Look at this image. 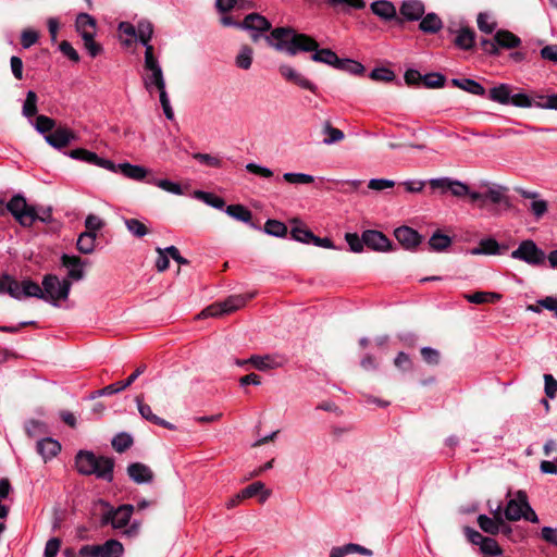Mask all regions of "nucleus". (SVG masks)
<instances>
[{"mask_svg":"<svg viewBox=\"0 0 557 557\" xmlns=\"http://www.w3.org/2000/svg\"><path fill=\"white\" fill-rule=\"evenodd\" d=\"M278 72L285 81L290 82V83L299 86L302 89H307L313 94H317V91H318L317 85L313 84L307 77H305L301 73H299L297 70H295L293 66H290L288 64H282L278 66Z\"/></svg>","mask_w":557,"mask_h":557,"instance_id":"obj_11","label":"nucleus"},{"mask_svg":"<svg viewBox=\"0 0 557 557\" xmlns=\"http://www.w3.org/2000/svg\"><path fill=\"white\" fill-rule=\"evenodd\" d=\"M134 512L133 505H121L117 508L109 507L106 512L101 515V525L110 524L115 530H122L123 534L127 537H134L138 535L140 523L134 521L129 523L132 515Z\"/></svg>","mask_w":557,"mask_h":557,"instance_id":"obj_5","label":"nucleus"},{"mask_svg":"<svg viewBox=\"0 0 557 557\" xmlns=\"http://www.w3.org/2000/svg\"><path fill=\"white\" fill-rule=\"evenodd\" d=\"M360 554L364 556H372L373 553L371 549L361 546L359 544L349 543L343 546H335L330 552V557H345L349 554Z\"/></svg>","mask_w":557,"mask_h":557,"instance_id":"obj_25","label":"nucleus"},{"mask_svg":"<svg viewBox=\"0 0 557 557\" xmlns=\"http://www.w3.org/2000/svg\"><path fill=\"white\" fill-rule=\"evenodd\" d=\"M152 34L153 26L149 21L143 20L138 22L136 26V37L141 44H147V41H150Z\"/></svg>","mask_w":557,"mask_h":557,"instance_id":"obj_43","label":"nucleus"},{"mask_svg":"<svg viewBox=\"0 0 557 557\" xmlns=\"http://www.w3.org/2000/svg\"><path fill=\"white\" fill-rule=\"evenodd\" d=\"M249 363L259 371L272 370L282 366L277 358L272 355H253L249 358Z\"/></svg>","mask_w":557,"mask_h":557,"instance_id":"obj_26","label":"nucleus"},{"mask_svg":"<svg viewBox=\"0 0 557 557\" xmlns=\"http://www.w3.org/2000/svg\"><path fill=\"white\" fill-rule=\"evenodd\" d=\"M255 294L249 295H233L227 297L224 301L215 302L202 310L201 315L207 317H221L230 314L243 308L248 300L253 298Z\"/></svg>","mask_w":557,"mask_h":557,"instance_id":"obj_8","label":"nucleus"},{"mask_svg":"<svg viewBox=\"0 0 557 557\" xmlns=\"http://www.w3.org/2000/svg\"><path fill=\"white\" fill-rule=\"evenodd\" d=\"M124 546L117 540L110 539L100 545V557H122Z\"/></svg>","mask_w":557,"mask_h":557,"instance_id":"obj_37","label":"nucleus"},{"mask_svg":"<svg viewBox=\"0 0 557 557\" xmlns=\"http://www.w3.org/2000/svg\"><path fill=\"white\" fill-rule=\"evenodd\" d=\"M451 84L471 95L483 97L485 96V88L474 79L471 78H454Z\"/></svg>","mask_w":557,"mask_h":557,"instance_id":"obj_28","label":"nucleus"},{"mask_svg":"<svg viewBox=\"0 0 557 557\" xmlns=\"http://www.w3.org/2000/svg\"><path fill=\"white\" fill-rule=\"evenodd\" d=\"M529 505L525 492L519 491L516 498L510 499L505 508V517L509 521H518L523 517L524 510Z\"/></svg>","mask_w":557,"mask_h":557,"instance_id":"obj_12","label":"nucleus"},{"mask_svg":"<svg viewBox=\"0 0 557 557\" xmlns=\"http://www.w3.org/2000/svg\"><path fill=\"white\" fill-rule=\"evenodd\" d=\"M61 547V540L58 537H51L48 540L45 546L44 556L45 557H55Z\"/></svg>","mask_w":557,"mask_h":557,"instance_id":"obj_64","label":"nucleus"},{"mask_svg":"<svg viewBox=\"0 0 557 557\" xmlns=\"http://www.w3.org/2000/svg\"><path fill=\"white\" fill-rule=\"evenodd\" d=\"M335 69L354 75H362L364 72V66L360 62L350 59H339Z\"/></svg>","mask_w":557,"mask_h":557,"instance_id":"obj_42","label":"nucleus"},{"mask_svg":"<svg viewBox=\"0 0 557 557\" xmlns=\"http://www.w3.org/2000/svg\"><path fill=\"white\" fill-rule=\"evenodd\" d=\"M7 209L22 226H32L36 220L46 222V218H39L35 208L28 206L26 199L21 195L14 196L8 202Z\"/></svg>","mask_w":557,"mask_h":557,"instance_id":"obj_7","label":"nucleus"},{"mask_svg":"<svg viewBox=\"0 0 557 557\" xmlns=\"http://www.w3.org/2000/svg\"><path fill=\"white\" fill-rule=\"evenodd\" d=\"M225 212L230 216H232L233 219H235L237 221H242V222H245V223H250L251 222V218H252L251 211L248 210L243 205H231V206H227L226 209H225Z\"/></svg>","mask_w":557,"mask_h":557,"instance_id":"obj_39","label":"nucleus"},{"mask_svg":"<svg viewBox=\"0 0 557 557\" xmlns=\"http://www.w3.org/2000/svg\"><path fill=\"white\" fill-rule=\"evenodd\" d=\"M478 524L482 531L485 533L496 535L500 532V527L503 524V518L500 515V507L497 508L494 513V518H490L486 515H480L478 517Z\"/></svg>","mask_w":557,"mask_h":557,"instance_id":"obj_21","label":"nucleus"},{"mask_svg":"<svg viewBox=\"0 0 557 557\" xmlns=\"http://www.w3.org/2000/svg\"><path fill=\"white\" fill-rule=\"evenodd\" d=\"M512 87L508 84H499L490 89L488 98L500 104H509Z\"/></svg>","mask_w":557,"mask_h":557,"instance_id":"obj_31","label":"nucleus"},{"mask_svg":"<svg viewBox=\"0 0 557 557\" xmlns=\"http://www.w3.org/2000/svg\"><path fill=\"white\" fill-rule=\"evenodd\" d=\"M61 263L63 267L69 269L67 280L81 281L85 276L83 267L86 264L78 256H69L63 253L61 257Z\"/></svg>","mask_w":557,"mask_h":557,"instance_id":"obj_15","label":"nucleus"},{"mask_svg":"<svg viewBox=\"0 0 557 557\" xmlns=\"http://www.w3.org/2000/svg\"><path fill=\"white\" fill-rule=\"evenodd\" d=\"M364 245L375 251L393 249L391 240L380 231L367 230L362 233Z\"/></svg>","mask_w":557,"mask_h":557,"instance_id":"obj_14","label":"nucleus"},{"mask_svg":"<svg viewBox=\"0 0 557 557\" xmlns=\"http://www.w3.org/2000/svg\"><path fill=\"white\" fill-rule=\"evenodd\" d=\"M97 235L92 232H84L79 235L76 247L79 252L89 255L95 250Z\"/></svg>","mask_w":557,"mask_h":557,"instance_id":"obj_38","label":"nucleus"},{"mask_svg":"<svg viewBox=\"0 0 557 557\" xmlns=\"http://www.w3.org/2000/svg\"><path fill=\"white\" fill-rule=\"evenodd\" d=\"M143 84L145 89L152 95L154 91L159 92L160 103L166 119L174 117L173 109L170 104V99L165 90V78L162 67L159 62L149 65H144Z\"/></svg>","mask_w":557,"mask_h":557,"instance_id":"obj_4","label":"nucleus"},{"mask_svg":"<svg viewBox=\"0 0 557 557\" xmlns=\"http://www.w3.org/2000/svg\"><path fill=\"white\" fill-rule=\"evenodd\" d=\"M75 25L82 38H85L86 35H96V20L87 13H79Z\"/></svg>","mask_w":557,"mask_h":557,"instance_id":"obj_27","label":"nucleus"},{"mask_svg":"<svg viewBox=\"0 0 557 557\" xmlns=\"http://www.w3.org/2000/svg\"><path fill=\"white\" fill-rule=\"evenodd\" d=\"M324 132L329 135L323 139L325 145H332L344 138V133L341 129L333 127L330 123L325 124Z\"/></svg>","mask_w":557,"mask_h":557,"instance_id":"obj_57","label":"nucleus"},{"mask_svg":"<svg viewBox=\"0 0 557 557\" xmlns=\"http://www.w3.org/2000/svg\"><path fill=\"white\" fill-rule=\"evenodd\" d=\"M37 113V95L35 91L29 90L23 106V114L27 117L34 116Z\"/></svg>","mask_w":557,"mask_h":557,"instance_id":"obj_52","label":"nucleus"},{"mask_svg":"<svg viewBox=\"0 0 557 557\" xmlns=\"http://www.w3.org/2000/svg\"><path fill=\"white\" fill-rule=\"evenodd\" d=\"M470 253L473 256L478 255H499V244L496 239L488 237L481 239L479 243V246L475 248H472L470 250Z\"/></svg>","mask_w":557,"mask_h":557,"instance_id":"obj_34","label":"nucleus"},{"mask_svg":"<svg viewBox=\"0 0 557 557\" xmlns=\"http://www.w3.org/2000/svg\"><path fill=\"white\" fill-rule=\"evenodd\" d=\"M147 182L149 184L158 186L159 188H161L168 193H171L174 195L183 194V189H182L181 185L177 183L171 182L169 180L149 178Z\"/></svg>","mask_w":557,"mask_h":557,"instance_id":"obj_49","label":"nucleus"},{"mask_svg":"<svg viewBox=\"0 0 557 557\" xmlns=\"http://www.w3.org/2000/svg\"><path fill=\"white\" fill-rule=\"evenodd\" d=\"M443 27V22L435 13H429L421 17L419 28L425 34H436Z\"/></svg>","mask_w":557,"mask_h":557,"instance_id":"obj_33","label":"nucleus"},{"mask_svg":"<svg viewBox=\"0 0 557 557\" xmlns=\"http://www.w3.org/2000/svg\"><path fill=\"white\" fill-rule=\"evenodd\" d=\"M240 28L250 32H268L271 29V23L258 13H250L240 22Z\"/></svg>","mask_w":557,"mask_h":557,"instance_id":"obj_20","label":"nucleus"},{"mask_svg":"<svg viewBox=\"0 0 557 557\" xmlns=\"http://www.w3.org/2000/svg\"><path fill=\"white\" fill-rule=\"evenodd\" d=\"M133 437L126 432L116 434L111 441L113 449L117 453H124L133 445Z\"/></svg>","mask_w":557,"mask_h":557,"instance_id":"obj_41","label":"nucleus"},{"mask_svg":"<svg viewBox=\"0 0 557 557\" xmlns=\"http://www.w3.org/2000/svg\"><path fill=\"white\" fill-rule=\"evenodd\" d=\"M394 364L397 369H399L404 372L411 371L413 368L412 360L404 351L398 352V355L396 356V358L394 360Z\"/></svg>","mask_w":557,"mask_h":557,"instance_id":"obj_62","label":"nucleus"},{"mask_svg":"<svg viewBox=\"0 0 557 557\" xmlns=\"http://www.w3.org/2000/svg\"><path fill=\"white\" fill-rule=\"evenodd\" d=\"M116 172H120L125 177L141 182L146 178L148 170L141 165L131 164L128 162L115 164Z\"/></svg>","mask_w":557,"mask_h":557,"instance_id":"obj_24","label":"nucleus"},{"mask_svg":"<svg viewBox=\"0 0 557 557\" xmlns=\"http://www.w3.org/2000/svg\"><path fill=\"white\" fill-rule=\"evenodd\" d=\"M46 141L55 149H62L77 139L76 134L67 127H57L45 136Z\"/></svg>","mask_w":557,"mask_h":557,"instance_id":"obj_13","label":"nucleus"},{"mask_svg":"<svg viewBox=\"0 0 557 557\" xmlns=\"http://www.w3.org/2000/svg\"><path fill=\"white\" fill-rule=\"evenodd\" d=\"M125 226L135 237H144L148 234L147 226L137 219H125Z\"/></svg>","mask_w":557,"mask_h":557,"instance_id":"obj_50","label":"nucleus"},{"mask_svg":"<svg viewBox=\"0 0 557 557\" xmlns=\"http://www.w3.org/2000/svg\"><path fill=\"white\" fill-rule=\"evenodd\" d=\"M474 33L469 28H462L455 39V44L465 50H469L474 45Z\"/></svg>","mask_w":557,"mask_h":557,"instance_id":"obj_45","label":"nucleus"},{"mask_svg":"<svg viewBox=\"0 0 557 557\" xmlns=\"http://www.w3.org/2000/svg\"><path fill=\"white\" fill-rule=\"evenodd\" d=\"M507 188L500 185H492L487 187L485 193L479 191H470L467 196L470 197L472 202H480V208H483L486 200L492 203H503L508 205V198L506 196Z\"/></svg>","mask_w":557,"mask_h":557,"instance_id":"obj_9","label":"nucleus"},{"mask_svg":"<svg viewBox=\"0 0 557 557\" xmlns=\"http://www.w3.org/2000/svg\"><path fill=\"white\" fill-rule=\"evenodd\" d=\"M127 474L137 484L150 483L153 480L152 470L141 462L128 465Z\"/></svg>","mask_w":557,"mask_h":557,"instance_id":"obj_19","label":"nucleus"},{"mask_svg":"<svg viewBox=\"0 0 557 557\" xmlns=\"http://www.w3.org/2000/svg\"><path fill=\"white\" fill-rule=\"evenodd\" d=\"M55 122L53 119L46 115H38L36 119V129L39 133H48L54 129Z\"/></svg>","mask_w":557,"mask_h":557,"instance_id":"obj_60","label":"nucleus"},{"mask_svg":"<svg viewBox=\"0 0 557 557\" xmlns=\"http://www.w3.org/2000/svg\"><path fill=\"white\" fill-rule=\"evenodd\" d=\"M60 450V443L50 437L44 438L37 443V451L44 457V459H50L57 456Z\"/></svg>","mask_w":557,"mask_h":557,"instance_id":"obj_32","label":"nucleus"},{"mask_svg":"<svg viewBox=\"0 0 557 557\" xmlns=\"http://www.w3.org/2000/svg\"><path fill=\"white\" fill-rule=\"evenodd\" d=\"M253 50L247 45L240 47L238 54L235 58V64L242 70H249L252 64Z\"/></svg>","mask_w":557,"mask_h":557,"instance_id":"obj_40","label":"nucleus"},{"mask_svg":"<svg viewBox=\"0 0 557 557\" xmlns=\"http://www.w3.org/2000/svg\"><path fill=\"white\" fill-rule=\"evenodd\" d=\"M9 294L12 298L21 300L26 298L24 295L23 280L16 281L8 274H3L0 277V294Z\"/></svg>","mask_w":557,"mask_h":557,"instance_id":"obj_18","label":"nucleus"},{"mask_svg":"<svg viewBox=\"0 0 557 557\" xmlns=\"http://www.w3.org/2000/svg\"><path fill=\"white\" fill-rule=\"evenodd\" d=\"M371 11L383 20H392L396 16V8L386 0L374 1L371 3Z\"/></svg>","mask_w":557,"mask_h":557,"instance_id":"obj_29","label":"nucleus"},{"mask_svg":"<svg viewBox=\"0 0 557 557\" xmlns=\"http://www.w3.org/2000/svg\"><path fill=\"white\" fill-rule=\"evenodd\" d=\"M395 181L387 178H372L368 183V187L375 191H382L395 186Z\"/></svg>","mask_w":557,"mask_h":557,"instance_id":"obj_61","label":"nucleus"},{"mask_svg":"<svg viewBox=\"0 0 557 557\" xmlns=\"http://www.w3.org/2000/svg\"><path fill=\"white\" fill-rule=\"evenodd\" d=\"M146 370V364H140L126 380L125 382H116V383H113V384H110V385H107L104 386L103 388L101 389H98L96 392V394L98 396H109V395H113L115 393H119L125 388H127L128 386H131L135 380L145 372Z\"/></svg>","mask_w":557,"mask_h":557,"instance_id":"obj_16","label":"nucleus"},{"mask_svg":"<svg viewBox=\"0 0 557 557\" xmlns=\"http://www.w3.org/2000/svg\"><path fill=\"white\" fill-rule=\"evenodd\" d=\"M450 243L451 239L449 236L436 232L431 236L429 246L434 251H443L450 245Z\"/></svg>","mask_w":557,"mask_h":557,"instance_id":"obj_47","label":"nucleus"},{"mask_svg":"<svg viewBox=\"0 0 557 557\" xmlns=\"http://www.w3.org/2000/svg\"><path fill=\"white\" fill-rule=\"evenodd\" d=\"M509 104H512L518 108H531V107H533V100L529 95H527L524 92H518V94L511 92V98H510Z\"/></svg>","mask_w":557,"mask_h":557,"instance_id":"obj_55","label":"nucleus"},{"mask_svg":"<svg viewBox=\"0 0 557 557\" xmlns=\"http://www.w3.org/2000/svg\"><path fill=\"white\" fill-rule=\"evenodd\" d=\"M75 467L81 474L96 475L111 482L113 480L114 460L106 456H96L92 451L79 450L75 457Z\"/></svg>","mask_w":557,"mask_h":557,"instance_id":"obj_3","label":"nucleus"},{"mask_svg":"<svg viewBox=\"0 0 557 557\" xmlns=\"http://www.w3.org/2000/svg\"><path fill=\"white\" fill-rule=\"evenodd\" d=\"M510 257L533 268L543 267L546 261L545 251L532 239L522 240L518 247L511 251Z\"/></svg>","mask_w":557,"mask_h":557,"instance_id":"obj_6","label":"nucleus"},{"mask_svg":"<svg viewBox=\"0 0 557 557\" xmlns=\"http://www.w3.org/2000/svg\"><path fill=\"white\" fill-rule=\"evenodd\" d=\"M465 298L471 304H494L502 299V295L494 292H475L465 295Z\"/></svg>","mask_w":557,"mask_h":557,"instance_id":"obj_36","label":"nucleus"},{"mask_svg":"<svg viewBox=\"0 0 557 557\" xmlns=\"http://www.w3.org/2000/svg\"><path fill=\"white\" fill-rule=\"evenodd\" d=\"M264 39L270 47L278 51H285L289 55L299 52H312L310 57L312 61L334 69L339 62V58L333 50L329 48L319 49V44L314 38L297 33L290 27H276L269 35H265Z\"/></svg>","mask_w":557,"mask_h":557,"instance_id":"obj_1","label":"nucleus"},{"mask_svg":"<svg viewBox=\"0 0 557 557\" xmlns=\"http://www.w3.org/2000/svg\"><path fill=\"white\" fill-rule=\"evenodd\" d=\"M421 356L428 364L436 366L440 363V359H441L440 351L434 348H431V347L421 348Z\"/></svg>","mask_w":557,"mask_h":557,"instance_id":"obj_63","label":"nucleus"},{"mask_svg":"<svg viewBox=\"0 0 557 557\" xmlns=\"http://www.w3.org/2000/svg\"><path fill=\"white\" fill-rule=\"evenodd\" d=\"M84 40V47L91 58H96L102 52V47L95 41V35H86Z\"/></svg>","mask_w":557,"mask_h":557,"instance_id":"obj_59","label":"nucleus"},{"mask_svg":"<svg viewBox=\"0 0 557 557\" xmlns=\"http://www.w3.org/2000/svg\"><path fill=\"white\" fill-rule=\"evenodd\" d=\"M369 77L377 82H392L395 79V74L392 70L386 67H376L371 71Z\"/></svg>","mask_w":557,"mask_h":557,"instance_id":"obj_54","label":"nucleus"},{"mask_svg":"<svg viewBox=\"0 0 557 557\" xmlns=\"http://www.w3.org/2000/svg\"><path fill=\"white\" fill-rule=\"evenodd\" d=\"M71 287L72 282L70 280H60L55 274L44 275L41 286L30 278L23 280L24 295L26 298H38L54 307H59L60 301H64L69 298Z\"/></svg>","mask_w":557,"mask_h":557,"instance_id":"obj_2","label":"nucleus"},{"mask_svg":"<svg viewBox=\"0 0 557 557\" xmlns=\"http://www.w3.org/2000/svg\"><path fill=\"white\" fill-rule=\"evenodd\" d=\"M69 156L72 159L84 161L89 164L97 165L99 168H103L110 172H116L115 163L111 160L100 158L95 152L89 151L84 148H76L69 152Z\"/></svg>","mask_w":557,"mask_h":557,"instance_id":"obj_10","label":"nucleus"},{"mask_svg":"<svg viewBox=\"0 0 557 557\" xmlns=\"http://www.w3.org/2000/svg\"><path fill=\"white\" fill-rule=\"evenodd\" d=\"M264 232L271 236L284 237L287 234V226L277 220H268L264 224Z\"/></svg>","mask_w":557,"mask_h":557,"instance_id":"obj_48","label":"nucleus"},{"mask_svg":"<svg viewBox=\"0 0 557 557\" xmlns=\"http://www.w3.org/2000/svg\"><path fill=\"white\" fill-rule=\"evenodd\" d=\"M259 494H261L260 503H264L270 496V492L264 488V484L260 481L251 483L239 492V496L245 499Z\"/></svg>","mask_w":557,"mask_h":557,"instance_id":"obj_35","label":"nucleus"},{"mask_svg":"<svg viewBox=\"0 0 557 557\" xmlns=\"http://www.w3.org/2000/svg\"><path fill=\"white\" fill-rule=\"evenodd\" d=\"M480 549L483 554L499 556L503 554V549L499 544L492 537H485L482 542Z\"/></svg>","mask_w":557,"mask_h":557,"instance_id":"obj_53","label":"nucleus"},{"mask_svg":"<svg viewBox=\"0 0 557 557\" xmlns=\"http://www.w3.org/2000/svg\"><path fill=\"white\" fill-rule=\"evenodd\" d=\"M476 22L479 29L485 34H492L496 28V23L491 21V16L487 13H480Z\"/></svg>","mask_w":557,"mask_h":557,"instance_id":"obj_56","label":"nucleus"},{"mask_svg":"<svg viewBox=\"0 0 557 557\" xmlns=\"http://www.w3.org/2000/svg\"><path fill=\"white\" fill-rule=\"evenodd\" d=\"M290 235L293 239L304 244H311L312 239L314 238V234L310 230L299 225H296L292 228Z\"/></svg>","mask_w":557,"mask_h":557,"instance_id":"obj_51","label":"nucleus"},{"mask_svg":"<svg viewBox=\"0 0 557 557\" xmlns=\"http://www.w3.org/2000/svg\"><path fill=\"white\" fill-rule=\"evenodd\" d=\"M394 235L398 243L406 249L416 248L422 240L421 235L409 226L397 227Z\"/></svg>","mask_w":557,"mask_h":557,"instance_id":"obj_17","label":"nucleus"},{"mask_svg":"<svg viewBox=\"0 0 557 557\" xmlns=\"http://www.w3.org/2000/svg\"><path fill=\"white\" fill-rule=\"evenodd\" d=\"M283 180L293 185H307L314 182V176L306 173L287 172L283 174Z\"/></svg>","mask_w":557,"mask_h":557,"instance_id":"obj_46","label":"nucleus"},{"mask_svg":"<svg viewBox=\"0 0 557 557\" xmlns=\"http://www.w3.org/2000/svg\"><path fill=\"white\" fill-rule=\"evenodd\" d=\"M495 40L497 42L498 49H513L521 45V39L509 30H498L495 34Z\"/></svg>","mask_w":557,"mask_h":557,"instance_id":"obj_30","label":"nucleus"},{"mask_svg":"<svg viewBox=\"0 0 557 557\" xmlns=\"http://www.w3.org/2000/svg\"><path fill=\"white\" fill-rule=\"evenodd\" d=\"M136 404H137V408H138V411L140 413V416L145 420H147V421H149V422H151V423H153L156 425H160V426L166 428L169 430H173L174 429V425L172 423H170V422L165 421L164 419H162V418L158 417L157 414H154L152 412V410H151V407L143 401V397L141 396H137L136 397Z\"/></svg>","mask_w":557,"mask_h":557,"instance_id":"obj_22","label":"nucleus"},{"mask_svg":"<svg viewBox=\"0 0 557 557\" xmlns=\"http://www.w3.org/2000/svg\"><path fill=\"white\" fill-rule=\"evenodd\" d=\"M194 195L197 199L216 209H222L225 205L223 198L215 196L212 193L196 190Z\"/></svg>","mask_w":557,"mask_h":557,"instance_id":"obj_44","label":"nucleus"},{"mask_svg":"<svg viewBox=\"0 0 557 557\" xmlns=\"http://www.w3.org/2000/svg\"><path fill=\"white\" fill-rule=\"evenodd\" d=\"M400 14L408 21H418L424 15V4L419 0H405Z\"/></svg>","mask_w":557,"mask_h":557,"instance_id":"obj_23","label":"nucleus"},{"mask_svg":"<svg viewBox=\"0 0 557 557\" xmlns=\"http://www.w3.org/2000/svg\"><path fill=\"white\" fill-rule=\"evenodd\" d=\"M445 84V76L440 73H430L423 76V85L428 88L443 87Z\"/></svg>","mask_w":557,"mask_h":557,"instance_id":"obj_58","label":"nucleus"}]
</instances>
